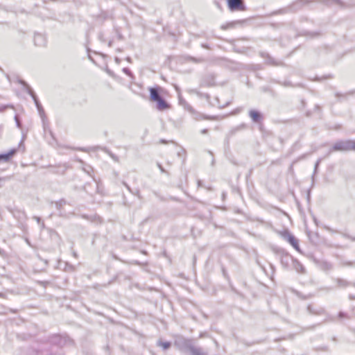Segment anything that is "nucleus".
Segmentation results:
<instances>
[{
	"label": "nucleus",
	"instance_id": "c9c22d12",
	"mask_svg": "<svg viewBox=\"0 0 355 355\" xmlns=\"http://www.w3.org/2000/svg\"><path fill=\"white\" fill-rule=\"evenodd\" d=\"M320 162V160H318V161L316 162L315 165V173H316V171H317L318 167V166H319Z\"/></svg>",
	"mask_w": 355,
	"mask_h": 355
},
{
	"label": "nucleus",
	"instance_id": "c756f323",
	"mask_svg": "<svg viewBox=\"0 0 355 355\" xmlns=\"http://www.w3.org/2000/svg\"><path fill=\"white\" fill-rule=\"evenodd\" d=\"M7 108L14 109V107L12 106L3 105L2 107H0V111H3L5 109H7Z\"/></svg>",
	"mask_w": 355,
	"mask_h": 355
},
{
	"label": "nucleus",
	"instance_id": "a18cd8bd",
	"mask_svg": "<svg viewBox=\"0 0 355 355\" xmlns=\"http://www.w3.org/2000/svg\"><path fill=\"white\" fill-rule=\"evenodd\" d=\"M109 46H112V42H109Z\"/></svg>",
	"mask_w": 355,
	"mask_h": 355
},
{
	"label": "nucleus",
	"instance_id": "f704fd0d",
	"mask_svg": "<svg viewBox=\"0 0 355 355\" xmlns=\"http://www.w3.org/2000/svg\"><path fill=\"white\" fill-rule=\"evenodd\" d=\"M318 325H319V324H315V325H313V326H311V327H309L306 328V330H312V329H314L316 326H318Z\"/></svg>",
	"mask_w": 355,
	"mask_h": 355
},
{
	"label": "nucleus",
	"instance_id": "f257e3e1",
	"mask_svg": "<svg viewBox=\"0 0 355 355\" xmlns=\"http://www.w3.org/2000/svg\"><path fill=\"white\" fill-rule=\"evenodd\" d=\"M175 345L187 355H209V350L198 345L194 339L180 338Z\"/></svg>",
	"mask_w": 355,
	"mask_h": 355
},
{
	"label": "nucleus",
	"instance_id": "f03ea898",
	"mask_svg": "<svg viewBox=\"0 0 355 355\" xmlns=\"http://www.w3.org/2000/svg\"><path fill=\"white\" fill-rule=\"evenodd\" d=\"M164 90L161 87L150 89V99L152 102L156 103V107L162 110L169 109L170 106L163 96Z\"/></svg>",
	"mask_w": 355,
	"mask_h": 355
},
{
	"label": "nucleus",
	"instance_id": "b1692460",
	"mask_svg": "<svg viewBox=\"0 0 355 355\" xmlns=\"http://www.w3.org/2000/svg\"><path fill=\"white\" fill-rule=\"evenodd\" d=\"M10 176L0 177V189L4 186V184L6 181L10 180Z\"/></svg>",
	"mask_w": 355,
	"mask_h": 355
},
{
	"label": "nucleus",
	"instance_id": "9b49d317",
	"mask_svg": "<svg viewBox=\"0 0 355 355\" xmlns=\"http://www.w3.org/2000/svg\"><path fill=\"white\" fill-rule=\"evenodd\" d=\"M51 168H53V169L55 170H53L52 172L53 173H58V174H64L66 171L70 168V166L67 164V163H65L64 164H59L58 166H50Z\"/></svg>",
	"mask_w": 355,
	"mask_h": 355
},
{
	"label": "nucleus",
	"instance_id": "9d476101",
	"mask_svg": "<svg viewBox=\"0 0 355 355\" xmlns=\"http://www.w3.org/2000/svg\"><path fill=\"white\" fill-rule=\"evenodd\" d=\"M17 151V149L13 148L6 154L0 155V162H9Z\"/></svg>",
	"mask_w": 355,
	"mask_h": 355
},
{
	"label": "nucleus",
	"instance_id": "423d86ee",
	"mask_svg": "<svg viewBox=\"0 0 355 355\" xmlns=\"http://www.w3.org/2000/svg\"><path fill=\"white\" fill-rule=\"evenodd\" d=\"M227 5L230 10H245L246 8L243 0H227Z\"/></svg>",
	"mask_w": 355,
	"mask_h": 355
},
{
	"label": "nucleus",
	"instance_id": "4468645a",
	"mask_svg": "<svg viewBox=\"0 0 355 355\" xmlns=\"http://www.w3.org/2000/svg\"><path fill=\"white\" fill-rule=\"evenodd\" d=\"M335 282L336 283V287L338 288H344L351 285L349 282L342 278H337Z\"/></svg>",
	"mask_w": 355,
	"mask_h": 355
},
{
	"label": "nucleus",
	"instance_id": "cd10ccee",
	"mask_svg": "<svg viewBox=\"0 0 355 355\" xmlns=\"http://www.w3.org/2000/svg\"><path fill=\"white\" fill-rule=\"evenodd\" d=\"M34 219L37 220V223L39 224H41L42 227L44 228V223L42 221L41 218L38 216H34L33 217Z\"/></svg>",
	"mask_w": 355,
	"mask_h": 355
},
{
	"label": "nucleus",
	"instance_id": "dca6fc26",
	"mask_svg": "<svg viewBox=\"0 0 355 355\" xmlns=\"http://www.w3.org/2000/svg\"><path fill=\"white\" fill-rule=\"evenodd\" d=\"M307 310L309 311V312L311 314H313V315H322L324 312V309L320 308V307H319L318 309H315L313 306V305H312V304H310V305L308 306Z\"/></svg>",
	"mask_w": 355,
	"mask_h": 355
},
{
	"label": "nucleus",
	"instance_id": "bb28decb",
	"mask_svg": "<svg viewBox=\"0 0 355 355\" xmlns=\"http://www.w3.org/2000/svg\"><path fill=\"white\" fill-rule=\"evenodd\" d=\"M59 146L60 148H67V149H72V150H80V151H85V149L83 148H73V147H70V146H62L61 145H59Z\"/></svg>",
	"mask_w": 355,
	"mask_h": 355
},
{
	"label": "nucleus",
	"instance_id": "2eb2a0df",
	"mask_svg": "<svg viewBox=\"0 0 355 355\" xmlns=\"http://www.w3.org/2000/svg\"><path fill=\"white\" fill-rule=\"evenodd\" d=\"M306 3L307 2L304 0H297L290 6V9L295 12L302 8Z\"/></svg>",
	"mask_w": 355,
	"mask_h": 355
},
{
	"label": "nucleus",
	"instance_id": "58836bf2",
	"mask_svg": "<svg viewBox=\"0 0 355 355\" xmlns=\"http://www.w3.org/2000/svg\"><path fill=\"white\" fill-rule=\"evenodd\" d=\"M206 336V333H201L199 336V338H203Z\"/></svg>",
	"mask_w": 355,
	"mask_h": 355
},
{
	"label": "nucleus",
	"instance_id": "5701e85b",
	"mask_svg": "<svg viewBox=\"0 0 355 355\" xmlns=\"http://www.w3.org/2000/svg\"><path fill=\"white\" fill-rule=\"evenodd\" d=\"M321 266L322 268L325 270H330L333 268L332 263L328 261L322 262Z\"/></svg>",
	"mask_w": 355,
	"mask_h": 355
},
{
	"label": "nucleus",
	"instance_id": "393cba45",
	"mask_svg": "<svg viewBox=\"0 0 355 355\" xmlns=\"http://www.w3.org/2000/svg\"><path fill=\"white\" fill-rule=\"evenodd\" d=\"M40 117L43 121V123H44V129L46 130V127H47V123H46V114L45 112H40Z\"/></svg>",
	"mask_w": 355,
	"mask_h": 355
},
{
	"label": "nucleus",
	"instance_id": "4be33fe9",
	"mask_svg": "<svg viewBox=\"0 0 355 355\" xmlns=\"http://www.w3.org/2000/svg\"><path fill=\"white\" fill-rule=\"evenodd\" d=\"M66 204L67 201L64 199H60L59 201L55 202V207L58 210H60Z\"/></svg>",
	"mask_w": 355,
	"mask_h": 355
},
{
	"label": "nucleus",
	"instance_id": "39448f33",
	"mask_svg": "<svg viewBox=\"0 0 355 355\" xmlns=\"http://www.w3.org/2000/svg\"><path fill=\"white\" fill-rule=\"evenodd\" d=\"M49 342L53 345L62 348L67 344V338L55 334L49 338Z\"/></svg>",
	"mask_w": 355,
	"mask_h": 355
},
{
	"label": "nucleus",
	"instance_id": "20e7f679",
	"mask_svg": "<svg viewBox=\"0 0 355 355\" xmlns=\"http://www.w3.org/2000/svg\"><path fill=\"white\" fill-rule=\"evenodd\" d=\"M282 236L287 241H288L291 245L297 251L300 250V246L298 244V240L292 235L288 230H285L281 233Z\"/></svg>",
	"mask_w": 355,
	"mask_h": 355
},
{
	"label": "nucleus",
	"instance_id": "a211bd4d",
	"mask_svg": "<svg viewBox=\"0 0 355 355\" xmlns=\"http://www.w3.org/2000/svg\"><path fill=\"white\" fill-rule=\"evenodd\" d=\"M294 267L297 272H301V273H304L305 269H304L303 265L298 261H297V260L295 261Z\"/></svg>",
	"mask_w": 355,
	"mask_h": 355
},
{
	"label": "nucleus",
	"instance_id": "c85d7f7f",
	"mask_svg": "<svg viewBox=\"0 0 355 355\" xmlns=\"http://www.w3.org/2000/svg\"><path fill=\"white\" fill-rule=\"evenodd\" d=\"M157 166L159 167V168L160 169V171L162 172V173H166L167 174H168V172L166 171L164 167L162 166V165L159 163H157Z\"/></svg>",
	"mask_w": 355,
	"mask_h": 355
},
{
	"label": "nucleus",
	"instance_id": "49530a36",
	"mask_svg": "<svg viewBox=\"0 0 355 355\" xmlns=\"http://www.w3.org/2000/svg\"><path fill=\"white\" fill-rule=\"evenodd\" d=\"M50 134L53 137V132L51 131H50Z\"/></svg>",
	"mask_w": 355,
	"mask_h": 355
},
{
	"label": "nucleus",
	"instance_id": "c03bdc74",
	"mask_svg": "<svg viewBox=\"0 0 355 355\" xmlns=\"http://www.w3.org/2000/svg\"><path fill=\"white\" fill-rule=\"evenodd\" d=\"M3 250H1L0 249V254H3Z\"/></svg>",
	"mask_w": 355,
	"mask_h": 355
},
{
	"label": "nucleus",
	"instance_id": "ddd939ff",
	"mask_svg": "<svg viewBox=\"0 0 355 355\" xmlns=\"http://www.w3.org/2000/svg\"><path fill=\"white\" fill-rule=\"evenodd\" d=\"M250 117L254 122L260 124V129H261V122L264 117L261 112H250Z\"/></svg>",
	"mask_w": 355,
	"mask_h": 355
},
{
	"label": "nucleus",
	"instance_id": "ea45409f",
	"mask_svg": "<svg viewBox=\"0 0 355 355\" xmlns=\"http://www.w3.org/2000/svg\"><path fill=\"white\" fill-rule=\"evenodd\" d=\"M208 132L207 129H204L201 131L202 134H206Z\"/></svg>",
	"mask_w": 355,
	"mask_h": 355
},
{
	"label": "nucleus",
	"instance_id": "412c9836",
	"mask_svg": "<svg viewBox=\"0 0 355 355\" xmlns=\"http://www.w3.org/2000/svg\"><path fill=\"white\" fill-rule=\"evenodd\" d=\"M323 1L328 6H331L332 4L343 6V3L341 0H324Z\"/></svg>",
	"mask_w": 355,
	"mask_h": 355
},
{
	"label": "nucleus",
	"instance_id": "473e14b6",
	"mask_svg": "<svg viewBox=\"0 0 355 355\" xmlns=\"http://www.w3.org/2000/svg\"><path fill=\"white\" fill-rule=\"evenodd\" d=\"M37 355H54V354L51 352H48L45 354L43 353H38Z\"/></svg>",
	"mask_w": 355,
	"mask_h": 355
},
{
	"label": "nucleus",
	"instance_id": "a19ab883",
	"mask_svg": "<svg viewBox=\"0 0 355 355\" xmlns=\"http://www.w3.org/2000/svg\"><path fill=\"white\" fill-rule=\"evenodd\" d=\"M84 171L87 173L88 174H90V172L89 171H88V169H86V168H84Z\"/></svg>",
	"mask_w": 355,
	"mask_h": 355
},
{
	"label": "nucleus",
	"instance_id": "7c9ffc66",
	"mask_svg": "<svg viewBox=\"0 0 355 355\" xmlns=\"http://www.w3.org/2000/svg\"><path fill=\"white\" fill-rule=\"evenodd\" d=\"M185 155V150L184 149H182L178 153V155L179 157H182Z\"/></svg>",
	"mask_w": 355,
	"mask_h": 355
},
{
	"label": "nucleus",
	"instance_id": "37998d69",
	"mask_svg": "<svg viewBox=\"0 0 355 355\" xmlns=\"http://www.w3.org/2000/svg\"><path fill=\"white\" fill-rule=\"evenodd\" d=\"M73 256H74L75 257H77V253H76V252H73Z\"/></svg>",
	"mask_w": 355,
	"mask_h": 355
},
{
	"label": "nucleus",
	"instance_id": "e433bc0d",
	"mask_svg": "<svg viewBox=\"0 0 355 355\" xmlns=\"http://www.w3.org/2000/svg\"><path fill=\"white\" fill-rule=\"evenodd\" d=\"M211 343L214 344L216 347V348H218V343L215 340H211Z\"/></svg>",
	"mask_w": 355,
	"mask_h": 355
},
{
	"label": "nucleus",
	"instance_id": "6e6552de",
	"mask_svg": "<svg viewBox=\"0 0 355 355\" xmlns=\"http://www.w3.org/2000/svg\"><path fill=\"white\" fill-rule=\"evenodd\" d=\"M273 250L276 254L280 256L281 263L284 266H288L289 265V261L292 258L291 256L282 249H274Z\"/></svg>",
	"mask_w": 355,
	"mask_h": 355
},
{
	"label": "nucleus",
	"instance_id": "72a5a7b5",
	"mask_svg": "<svg viewBox=\"0 0 355 355\" xmlns=\"http://www.w3.org/2000/svg\"><path fill=\"white\" fill-rule=\"evenodd\" d=\"M159 142H160V144H166L169 142H173V141H168L165 139H161Z\"/></svg>",
	"mask_w": 355,
	"mask_h": 355
},
{
	"label": "nucleus",
	"instance_id": "f3484780",
	"mask_svg": "<svg viewBox=\"0 0 355 355\" xmlns=\"http://www.w3.org/2000/svg\"><path fill=\"white\" fill-rule=\"evenodd\" d=\"M34 42L35 45L42 46L46 44V40L41 34H37L35 35Z\"/></svg>",
	"mask_w": 355,
	"mask_h": 355
},
{
	"label": "nucleus",
	"instance_id": "2f4dec72",
	"mask_svg": "<svg viewBox=\"0 0 355 355\" xmlns=\"http://www.w3.org/2000/svg\"><path fill=\"white\" fill-rule=\"evenodd\" d=\"M123 71L128 76H131V71L128 68H124Z\"/></svg>",
	"mask_w": 355,
	"mask_h": 355
},
{
	"label": "nucleus",
	"instance_id": "aec40b11",
	"mask_svg": "<svg viewBox=\"0 0 355 355\" xmlns=\"http://www.w3.org/2000/svg\"><path fill=\"white\" fill-rule=\"evenodd\" d=\"M157 345L162 347L164 350H166L171 347V343L170 342H163L162 340H159L157 342Z\"/></svg>",
	"mask_w": 355,
	"mask_h": 355
},
{
	"label": "nucleus",
	"instance_id": "de8ad7c7",
	"mask_svg": "<svg viewBox=\"0 0 355 355\" xmlns=\"http://www.w3.org/2000/svg\"><path fill=\"white\" fill-rule=\"evenodd\" d=\"M116 62H119V58H116Z\"/></svg>",
	"mask_w": 355,
	"mask_h": 355
},
{
	"label": "nucleus",
	"instance_id": "f8f14e48",
	"mask_svg": "<svg viewBox=\"0 0 355 355\" xmlns=\"http://www.w3.org/2000/svg\"><path fill=\"white\" fill-rule=\"evenodd\" d=\"M259 55L264 59H266V62L270 65H279L281 64L280 62H277L272 58L268 53L266 52H260Z\"/></svg>",
	"mask_w": 355,
	"mask_h": 355
},
{
	"label": "nucleus",
	"instance_id": "0eeeda50",
	"mask_svg": "<svg viewBox=\"0 0 355 355\" xmlns=\"http://www.w3.org/2000/svg\"><path fill=\"white\" fill-rule=\"evenodd\" d=\"M21 85H23L24 86V87L26 88L27 92L33 97L35 103V105L38 109V111H44L43 110V107L41 105V103L39 102L38 99L37 98V96L35 94V92H33V90L31 88V87L24 80H20L19 81Z\"/></svg>",
	"mask_w": 355,
	"mask_h": 355
},
{
	"label": "nucleus",
	"instance_id": "6ab92c4d",
	"mask_svg": "<svg viewBox=\"0 0 355 355\" xmlns=\"http://www.w3.org/2000/svg\"><path fill=\"white\" fill-rule=\"evenodd\" d=\"M123 184L128 189V191L130 192H131L132 194L138 196L139 198H141V196H140V191L139 189H136L135 191H132L131 189V188L130 187V186L125 182H123Z\"/></svg>",
	"mask_w": 355,
	"mask_h": 355
},
{
	"label": "nucleus",
	"instance_id": "1a4fd4ad",
	"mask_svg": "<svg viewBox=\"0 0 355 355\" xmlns=\"http://www.w3.org/2000/svg\"><path fill=\"white\" fill-rule=\"evenodd\" d=\"M192 116L196 121H201L204 119L208 120H217L218 119V116H209L202 114V112H191Z\"/></svg>",
	"mask_w": 355,
	"mask_h": 355
},
{
	"label": "nucleus",
	"instance_id": "a878e982",
	"mask_svg": "<svg viewBox=\"0 0 355 355\" xmlns=\"http://www.w3.org/2000/svg\"><path fill=\"white\" fill-rule=\"evenodd\" d=\"M15 120L16 121L17 127L22 130V125H21V119H20L19 115L16 114L15 116Z\"/></svg>",
	"mask_w": 355,
	"mask_h": 355
},
{
	"label": "nucleus",
	"instance_id": "4c0bfd02",
	"mask_svg": "<svg viewBox=\"0 0 355 355\" xmlns=\"http://www.w3.org/2000/svg\"><path fill=\"white\" fill-rule=\"evenodd\" d=\"M339 317L340 318H343V317H346V314L343 312H340L339 313Z\"/></svg>",
	"mask_w": 355,
	"mask_h": 355
},
{
	"label": "nucleus",
	"instance_id": "7ed1b4c3",
	"mask_svg": "<svg viewBox=\"0 0 355 355\" xmlns=\"http://www.w3.org/2000/svg\"><path fill=\"white\" fill-rule=\"evenodd\" d=\"M355 141H337L333 146L331 151H348L354 148Z\"/></svg>",
	"mask_w": 355,
	"mask_h": 355
},
{
	"label": "nucleus",
	"instance_id": "79ce46f5",
	"mask_svg": "<svg viewBox=\"0 0 355 355\" xmlns=\"http://www.w3.org/2000/svg\"><path fill=\"white\" fill-rule=\"evenodd\" d=\"M349 298H350L351 300H355V296L350 295V296H349Z\"/></svg>",
	"mask_w": 355,
	"mask_h": 355
}]
</instances>
